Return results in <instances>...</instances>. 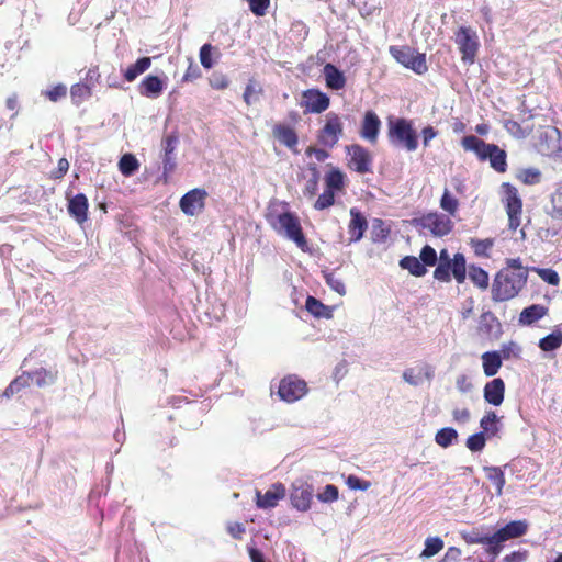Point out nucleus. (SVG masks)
Segmentation results:
<instances>
[{"label": "nucleus", "mask_w": 562, "mask_h": 562, "mask_svg": "<svg viewBox=\"0 0 562 562\" xmlns=\"http://www.w3.org/2000/svg\"><path fill=\"white\" fill-rule=\"evenodd\" d=\"M465 151H472L481 161H490L491 167L497 172H505L507 168L506 151L495 144H487L474 135H467L461 139Z\"/></svg>", "instance_id": "f257e3e1"}, {"label": "nucleus", "mask_w": 562, "mask_h": 562, "mask_svg": "<svg viewBox=\"0 0 562 562\" xmlns=\"http://www.w3.org/2000/svg\"><path fill=\"white\" fill-rule=\"evenodd\" d=\"M528 281L525 272H513L510 269H501L492 283V299L504 302L516 297Z\"/></svg>", "instance_id": "f03ea898"}, {"label": "nucleus", "mask_w": 562, "mask_h": 562, "mask_svg": "<svg viewBox=\"0 0 562 562\" xmlns=\"http://www.w3.org/2000/svg\"><path fill=\"white\" fill-rule=\"evenodd\" d=\"M451 276L457 283L462 284L467 279V261L461 252L453 255L450 258L447 249H442L439 254V263L434 271V278L440 282L448 283L451 281Z\"/></svg>", "instance_id": "7ed1b4c3"}, {"label": "nucleus", "mask_w": 562, "mask_h": 562, "mask_svg": "<svg viewBox=\"0 0 562 562\" xmlns=\"http://www.w3.org/2000/svg\"><path fill=\"white\" fill-rule=\"evenodd\" d=\"M411 225L415 227L420 235L430 234L434 237H443L453 229V222L449 215L439 212H428L420 216L413 217Z\"/></svg>", "instance_id": "20e7f679"}, {"label": "nucleus", "mask_w": 562, "mask_h": 562, "mask_svg": "<svg viewBox=\"0 0 562 562\" xmlns=\"http://www.w3.org/2000/svg\"><path fill=\"white\" fill-rule=\"evenodd\" d=\"M273 229L283 235L303 251L308 250L307 240L303 234L299 217L292 212H283L270 220Z\"/></svg>", "instance_id": "39448f33"}, {"label": "nucleus", "mask_w": 562, "mask_h": 562, "mask_svg": "<svg viewBox=\"0 0 562 562\" xmlns=\"http://www.w3.org/2000/svg\"><path fill=\"white\" fill-rule=\"evenodd\" d=\"M387 137L392 145L415 151L418 147L417 133L409 120L400 117L389 122Z\"/></svg>", "instance_id": "423d86ee"}, {"label": "nucleus", "mask_w": 562, "mask_h": 562, "mask_svg": "<svg viewBox=\"0 0 562 562\" xmlns=\"http://www.w3.org/2000/svg\"><path fill=\"white\" fill-rule=\"evenodd\" d=\"M391 56L405 68L413 70L417 75L427 72L428 66L426 55L415 52L409 46H395L389 48Z\"/></svg>", "instance_id": "0eeeda50"}, {"label": "nucleus", "mask_w": 562, "mask_h": 562, "mask_svg": "<svg viewBox=\"0 0 562 562\" xmlns=\"http://www.w3.org/2000/svg\"><path fill=\"white\" fill-rule=\"evenodd\" d=\"M454 42L461 53V60L467 65L474 64L480 48L476 31L470 26H460L456 32Z\"/></svg>", "instance_id": "6e6552de"}, {"label": "nucleus", "mask_w": 562, "mask_h": 562, "mask_svg": "<svg viewBox=\"0 0 562 562\" xmlns=\"http://www.w3.org/2000/svg\"><path fill=\"white\" fill-rule=\"evenodd\" d=\"M344 135V126L340 116L335 112H328L325 124L317 133V142L325 148H334Z\"/></svg>", "instance_id": "1a4fd4ad"}, {"label": "nucleus", "mask_w": 562, "mask_h": 562, "mask_svg": "<svg viewBox=\"0 0 562 562\" xmlns=\"http://www.w3.org/2000/svg\"><path fill=\"white\" fill-rule=\"evenodd\" d=\"M539 151L549 157L562 158V132L549 126L539 135Z\"/></svg>", "instance_id": "9d476101"}, {"label": "nucleus", "mask_w": 562, "mask_h": 562, "mask_svg": "<svg viewBox=\"0 0 562 562\" xmlns=\"http://www.w3.org/2000/svg\"><path fill=\"white\" fill-rule=\"evenodd\" d=\"M307 392L306 382L296 375H288L279 383L278 394L288 403L302 398Z\"/></svg>", "instance_id": "9b49d317"}, {"label": "nucleus", "mask_w": 562, "mask_h": 562, "mask_svg": "<svg viewBox=\"0 0 562 562\" xmlns=\"http://www.w3.org/2000/svg\"><path fill=\"white\" fill-rule=\"evenodd\" d=\"M346 153L349 156V166L358 173H368L372 171V156L370 151L359 144L346 146Z\"/></svg>", "instance_id": "f8f14e48"}, {"label": "nucleus", "mask_w": 562, "mask_h": 562, "mask_svg": "<svg viewBox=\"0 0 562 562\" xmlns=\"http://www.w3.org/2000/svg\"><path fill=\"white\" fill-rule=\"evenodd\" d=\"M314 496L312 484L304 481H295L290 492V501L292 506L300 512H307Z\"/></svg>", "instance_id": "ddd939ff"}, {"label": "nucleus", "mask_w": 562, "mask_h": 562, "mask_svg": "<svg viewBox=\"0 0 562 562\" xmlns=\"http://www.w3.org/2000/svg\"><path fill=\"white\" fill-rule=\"evenodd\" d=\"M329 97L317 89H308L303 92L301 106L305 113H322L329 108Z\"/></svg>", "instance_id": "4468645a"}, {"label": "nucleus", "mask_w": 562, "mask_h": 562, "mask_svg": "<svg viewBox=\"0 0 562 562\" xmlns=\"http://www.w3.org/2000/svg\"><path fill=\"white\" fill-rule=\"evenodd\" d=\"M207 193L204 189H192L180 199V209L186 215H195L204 209Z\"/></svg>", "instance_id": "2eb2a0df"}, {"label": "nucleus", "mask_w": 562, "mask_h": 562, "mask_svg": "<svg viewBox=\"0 0 562 562\" xmlns=\"http://www.w3.org/2000/svg\"><path fill=\"white\" fill-rule=\"evenodd\" d=\"M179 138L176 134L167 135L162 140L164 157H162V177L165 180L168 179L170 173L176 169V157L175 150L177 148Z\"/></svg>", "instance_id": "dca6fc26"}, {"label": "nucleus", "mask_w": 562, "mask_h": 562, "mask_svg": "<svg viewBox=\"0 0 562 562\" xmlns=\"http://www.w3.org/2000/svg\"><path fill=\"white\" fill-rule=\"evenodd\" d=\"M381 125L382 122L374 111H366L361 123L360 136L370 144H375L379 138Z\"/></svg>", "instance_id": "f3484780"}, {"label": "nucleus", "mask_w": 562, "mask_h": 562, "mask_svg": "<svg viewBox=\"0 0 562 562\" xmlns=\"http://www.w3.org/2000/svg\"><path fill=\"white\" fill-rule=\"evenodd\" d=\"M285 496V486L282 483H274L263 494L256 492V505L262 509L274 508L278 502Z\"/></svg>", "instance_id": "a211bd4d"}, {"label": "nucleus", "mask_w": 562, "mask_h": 562, "mask_svg": "<svg viewBox=\"0 0 562 562\" xmlns=\"http://www.w3.org/2000/svg\"><path fill=\"white\" fill-rule=\"evenodd\" d=\"M368 228V221L364 215L357 209H350V222L348 224V233L350 235L349 243H358L362 239Z\"/></svg>", "instance_id": "6ab92c4d"}, {"label": "nucleus", "mask_w": 562, "mask_h": 562, "mask_svg": "<svg viewBox=\"0 0 562 562\" xmlns=\"http://www.w3.org/2000/svg\"><path fill=\"white\" fill-rule=\"evenodd\" d=\"M272 134L282 145L297 154L299 136L293 127L283 123H277L272 127Z\"/></svg>", "instance_id": "aec40b11"}, {"label": "nucleus", "mask_w": 562, "mask_h": 562, "mask_svg": "<svg viewBox=\"0 0 562 562\" xmlns=\"http://www.w3.org/2000/svg\"><path fill=\"white\" fill-rule=\"evenodd\" d=\"M89 202L83 193H77L68 200V213L79 224L88 220Z\"/></svg>", "instance_id": "412c9836"}, {"label": "nucleus", "mask_w": 562, "mask_h": 562, "mask_svg": "<svg viewBox=\"0 0 562 562\" xmlns=\"http://www.w3.org/2000/svg\"><path fill=\"white\" fill-rule=\"evenodd\" d=\"M505 382L501 378L488 381L483 389V397L486 403L499 406L504 402Z\"/></svg>", "instance_id": "4be33fe9"}, {"label": "nucleus", "mask_w": 562, "mask_h": 562, "mask_svg": "<svg viewBox=\"0 0 562 562\" xmlns=\"http://www.w3.org/2000/svg\"><path fill=\"white\" fill-rule=\"evenodd\" d=\"M166 88V81L157 76L148 75L138 85L140 95L156 99L161 95Z\"/></svg>", "instance_id": "5701e85b"}, {"label": "nucleus", "mask_w": 562, "mask_h": 562, "mask_svg": "<svg viewBox=\"0 0 562 562\" xmlns=\"http://www.w3.org/2000/svg\"><path fill=\"white\" fill-rule=\"evenodd\" d=\"M326 86L331 90H341L346 86V77L334 64H326L323 68Z\"/></svg>", "instance_id": "b1692460"}, {"label": "nucleus", "mask_w": 562, "mask_h": 562, "mask_svg": "<svg viewBox=\"0 0 562 562\" xmlns=\"http://www.w3.org/2000/svg\"><path fill=\"white\" fill-rule=\"evenodd\" d=\"M528 524L525 520H514L506 524L496 531L497 538L504 542L524 536L527 532Z\"/></svg>", "instance_id": "393cba45"}, {"label": "nucleus", "mask_w": 562, "mask_h": 562, "mask_svg": "<svg viewBox=\"0 0 562 562\" xmlns=\"http://www.w3.org/2000/svg\"><path fill=\"white\" fill-rule=\"evenodd\" d=\"M548 312V307L541 304H532L527 306L519 314V324L522 326H530L539 319L543 318Z\"/></svg>", "instance_id": "a878e982"}, {"label": "nucleus", "mask_w": 562, "mask_h": 562, "mask_svg": "<svg viewBox=\"0 0 562 562\" xmlns=\"http://www.w3.org/2000/svg\"><path fill=\"white\" fill-rule=\"evenodd\" d=\"M502 188H503L504 195H505L504 200H505L506 212L521 213L522 202L518 195L517 189L508 182L503 183Z\"/></svg>", "instance_id": "bb28decb"}, {"label": "nucleus", "mask_w": 562, "mask_h": 562, "mask_svg": "<svg viewBox=\"0 0 562 562\" xmlns=\"http://www.w3.org/2000/svg\"><path fill=\"white\" fill-rule=\"evenodd\" d=\"M480 427L482 429L481 432H484L487 438H492L497 436L499 432L502 423L496 413L490 411L486 412L485 415L481 418Z\"/></svg>", "instance_id": "cd10ccee"}, {"label": "nucleus", "mask_w": 562, "mask_h": 562, "mask_svg": "<svg viewBox=\"0 0 562 562\" xmlns=\"http://www.w3.org/2000/svg\"><path fill=\"white\" fill-rule=\"evenodd\" d=\"M483 372L486 376H494L499 371L503 360L498 351H486L482 355Z\"/></svg>", "instance_id": "c85d7f7f"}, {"label": "nucleus", "mask_w": 562, "mask_h": 562, "mask_svg": "<svg viewBox=\"0 0 562 562\" xmlns=\"http://www.w3.org/2000/svg\"><path fill=\"white\" fill-rule=\"evenodd\" d=\"M305 307L315 317H322L327 319L333 317L331 307L325 305L314 296H307Z\"/></svg>", "instance_id": "c756f323"}, {"label": "nucleus", "mask_w": 562, "mask_h": 562, "mask_svg": "<svg viewBox=\"0 0 562 562\" xmlns=\"http://www.w3.org/2000/svg\"><path fill=\"white\" fill-rule=\"evenodd\" d=\"M391 227L381 218H373L371 227V240L374 244H383L387 240Z\"/></svg>", "instance_id": "7c9ffc66"}, {"label": "nucleus", "mask_w": 562, "mask_h": 562, "mask_svg": "<svg viewBox=\"0 0 562 562\" xmlns=\"http://www.w3.org/2000/svg\"><path fill=\"white\" fill-rule=\"evenodd\" d=\"M486 477L491 481V483L496 488V495L501 496L503 494V488L505 486V474L499 467L487 465L483 468Z\"/></svg>", "instance_id": "2f4dec72"}, {"label": "nucleus", "mask_w": 562, "mask_h": 562, "mask_svg": "<svg viewBox=\"0 0 562 562\" xmlns=\"http://www.w3.org/2000/svg\"><path fill=\"white\" fill-rule=\"evenodd\" d=\"M150 65L151 59L149 57L138 58L135 64L127 67V69L123 72L124 79L127 82L134 81L139 75L149 69Z\"/></svg>", "instance_id": "473e14b6"}, {"label": "nucleus", "mask_w": 562, "mask_h": 562, "mask_svg": "<svg viewBox=\"0 0 562 562\" xmlns=\"http://www.w3.org/2000/svg\"><path fill=\"white\" fill-rule=\"evenodd\" d=\"M400 267L408 270L415 277H424L427 273V268L424 267L420 259L415 256H405L400 260Z\"/></svg>", "instance_id": "72a5a7b5"}, {"label": "nucleus", "mask_w": 562, "mask_h": 562, "mask_svg": "<svg viewBox=\"0 0 562 562\" xmlns=\"http://www.w3.org/2000/svg\"><path fill=\"white\" fill-rule=\"evenodd\" d=\"M562 345V330L557 328L551 334L539 340V348L542 351H554Z\"/></svg>", "instance_id": "f704fd0d"}, {"label": "nucleus", "mask_w": 562, "mask_h": 562, "mask_svg": "<svg viewBox=\"0 0 562 562\" xmlns=\"http://www.w3.org/2000/svg\"><path fill=\"white\" fill-rule=\"evenodd\" d=\"M461 538L469 544L482 543L484 544L490 537V532L484 527L472 528L470 530L461 531Z\"/></svg>", "instance_id": "c9c22d12"}, {"label": "nucleus", "mask_w": 562, "mask_h": 562, "mask_svg": "<svg viewBox=\"0 0 562 562\" xmlns=\"http://www.w3.org/2000/svg\"><path fill=\"white\" fill-rule=\"evenodd\" d=\"M31 381L32 374L30 372H23L21 375L11 381V383L4 390L3 396H12L13 394L20 392L22 389L26 387Z\"/></svg>", "instance_id": "e433bc0d"}, {"label": "nucleus", "mask_w": 562, "mask_h": 562, "mask_svg": "<svg viewBox=\"0 0 562 562\" xmlns=\"http://www.w3.org/2000/svg\"><path fill=\"white\" fill-rule=\"evenodd\" d=\"M458 439V431L452 427H445L437 431L435 442L442 447L448 448L453 445Z\"/></svg>", "instance_id": "4c0bfd02"}, {"label": "nucleus", "mask_w": 562, "mask_h": 562, "mask_svg": "<svg viewBox=\"0 0 562 562\" xmlns=\"http://www.w3.org/2000/svg\"><path fill=\"white\" fill-rule=\"evenodd\" d=\"M262 86L257 80L251 78L248 80L245 87L243 99L247 105H250L258 100L259 95L262 94Z\"/></svg>", "instance_id": "58836bf2"}, {"label": "nucleus", "mask_w": 562, "mask_h": 562, "mask_svg": "<svg viewBox=\"0 0 562 562\" xmlns=\"http://www.w3.org/2000/svg\"><path fill=\"white\" fill-rule=\"evenodd\" d=\"M469 278L474 285L485 290L488 286V273L481 267L471 265L469 267Z\"/></svg>", "instance_id": "ea45409f"}, {"label": "nucleus", "mask_w": 562, "mask_h": 562, "mask_svg": "<svg viewBox=\"0 0 562 562\" xmlns=\"http://www.w3.org/2000/svg\"><path fill=\"white\" fill-rule=\"evenodd\" d=\"M344 184L345 176L339 169L334 168L326 173L325 186L327 190L335 192L341 190L344 188Z\"/></svg>", "instance_id": "a19ab883"}, {"label": "nucleus", "mask_w": 562, "mask_h": 562, "mask_svg": "<svg viewBox=\"0 0 562 562\" xmlns=\"http://www.w3.org/2000/svg\"><path fill=\"white\" fill-rule=\"evenodd\" d=\"M139 168V164L134 155L125 154L119 161V169L125 177L134 175Z\"/></svg>", "instance_id": "79ce46f5"}, {"label": "nucleus", "mask_w": 562, "mask_h": 562, "mask_svg": "<svg viewBox=\"0 0 562 562\" xmlns=\"http://www.w3.org/2000/svg\"><path fill=\"white\" fill-rule=\"evenodd\" d=\"M432 374L430 372H426L425 374L422 370H416L414 368L406 369L403 372V379L411 385L417 386L420 385L425 379L430 380Z\"/></svg>", "instance_id": "37998d69"}, {"label": "nucleus", "mask_w": 562, "mask_h": 562, "mask_svg": "<svg viewBox=\"0 0 562 562\" xmlns=\"http://www.w3.org/2000/svg\"><path fill=\"white\" fill-rule=\"evenodd\" d=\"M92 90L90 86L85 85L82 82H78L71 86L70 88V97L72 102L76 104L81 103L83 100H87L91 97Z\"/></svg>", "instance_id": "c03bdc74"}, {"label": "nucleus", "mask_w": 562, "mask_h": 562, "mask_svg": "<svg viewBox=\"0 0 562 562\" xmlns=\"http://www.w3.org/2000/svg\"><path fill=\"white\" fill-rule=\"evenodd\" d=\"M32 374V381L40 387L48 384H53L56 380L55 373L44 368L30 372Z\"/></svg>", "instance_id": "a18cd8bd"}, {"label": "nucleus", "mask_w": 562, "mask_h": 562, "mask_svg": "<svg viewBox=\"0 0 562 562\" xmlns=\"http://www.w3.org/2000/svg\"><path fill=\"white\" fill-rule=\"evenodd\" d=\"M459 202L450 193L448 189H445L443 194L440 199V207L448 213L450 216H454L458 211Z\"/></svg>", "instance_id": "49530a36"}, {"label": "nucleus", "mask_w": 562, "mask_h": 562, "mask_svg": "<svg viewBox=\"0 0 562 562\" xmlns=\"http://www.w3.org/2000/svg\"><path fill=\"white\" fill-rule=\"evenodd\" d=\"M443 548V541L439 537H428L425 540V548L422 552V557L430 558L441 551Z\"/></svg>", "instance_id": "de8ad7c7"}, {"label": "nucleus", "mask_w": 562, "mask_h": 562, "mask_svg": "<svg viewBox=\"0 0 562 562\" xmlns=\"http://www.w3.org/2000/svg\"><path fill=\"white\" fill-rule=\"evenodd\" d=\"M531 271H535L546 283L550 285H559L560 277L558 272L551 268H538L531 267Z\"/></svg>", "instance_id": "09e8293b"}, {"label": "nucleus", "mask_w": 562, "mask_h": 562, "mask_svg": "<svg viewBox=\"0 0 562 562\" xmlns=\"http://www.w3.org/2000/svg\"><path fill=\"white\" fill-rule=\"evenodd\" d=\"M486 439L484 432L479 431L468 437L465 446L472 452H480L484 449Z\"/></svg>", "instance_id": "8fccbe9b"}, {"label": "nucleus", "mask_w": 562, "mask_h": 562, "mask_svg": "<svg viewBox=\"0 0 562 562\" xmlns=\"http://www.w3.org/2000/svg\"><path fill=\"white\" fill-rule=\"evenodd\" d=\"M310 170L312 171L311 178L306 181L305 188H304V195L306 196H313L318 191V181H319V172L317 170V167L315 165L310 166Z\"/></svg>", "instance_id": "3c124183"}, {"label": "nucleus", "mask_w": 562, "mask_h": 562, "mask_svg": "<svg viewBox=\"0 0 562 562\" xmlns=\"http://www.w3.org/2000/svg\"><path fill=\"white\" fill-rule=\"evenodd\" d=\"M494 240L491 238L486 239H471V246L474 254L479 257H488V251L493 247Z\"/></svg>", "instance_id": "603ef678"}, {"label": "nucleus", "mask_w": 562, "mask_h": 562, "mask_svg": "<svg viewBox=\"0 0 562 562\" xmlns=\"http://www.w3.org/2000/svg\"><path fill=\"white\" fill-rule=\"evenodd\" d=\"M324 279L326 284L335 292L340 295L346 294L345 283L334 272H324Z\"/></svg>", "instance_id": "864d4df0"}, {"label": "nucleus", "mask_w": 562, "mask_h": 562, "mask_svg": "<svg viewBox=\"0 0 562 562\" xmlns=\"http://www.w3.org/2000/svg\"><path fill=\"white\" fill-rule=\"evenodd\" d=\"M504 541L497 538L496 532L490 535L486 542L484 543L486 546V551L492 555L491 562H494V559L499 554V552L503 549Z\"/></svg>", "instance_id": "5fc2aeb1"}, {"label": "nucleus", "mask_w": 562, "mask_h": 562, "mask_svg": "<svg viewBox=\"0 0 562 562\" xmlns=\"http://www.w3.org/2000/svg\"><path fill=\"white\" fill-rule=\"evenodd\" d=\"M335 203V192L325 189L314 203V209L323 211L330 207Z\"/></svg>", "instance_id": "6e6d98bb"}, {"label": "nucleus", "mask_w": 562, "mask_h": 562, "mask_svg": "<svg viewBox=\"0 0 562 562\" xmlns=\"http://www.w3.org/2000/svg\"><path fill=\"white\" fill-rule=\"evenodd\" d=\"M419 259L424 267H432L437 263L438 256L436 250L431 246L426 245L420 250Z\"/></svg>", "instance_id": "4d7b16f0"}, {"label": "nucleus", "mask_w": 562, "mask_h": 562, "mask_svg": "<svg viewBox=\"0 0 562 562\" xmlns=\"http://www.w3.org/2000/svg\"><path fill=\"white\" fill-rule=\"evenodd\" d=\"M339 491L337 486L327 484L323 492L317 494V499L322 503H333L338 499Z\"/></svg>", "instance_id": "13d9d810"}, {"label": "nucleus", "mask_w": 562, "mask_h": 562, "mask_svg": "<svg viewBox=\"0 0 562 562\" xmlns=\"http://www.w3.org/2000/svg\"><path fill=\"white\" fill-rule=\"evenodd\" d=\"M43 94L53 102H57L67 94V87L63 83L54 86L52 89L45 90Z\"/></svg>", "instance_id": "bf43d9fd"}, {"label": "nucleus", "mask_w": 562, "mask_h": 562, "mask_svg": "<svg viewBox=\"0 0 562 562\" xmlns=\"http://www.w3.org/2000/svg\"><path fill=\"white\" fill-rule=\"evenodd\" d=\"M498 352L502 356V360L503 359H509L512 356L516 357V358H519L520 357V352H521V348L515 341H509L507 344H504L502 346L501 351H498Z\"/></svg>", "instance_id": "052dcab7"}, {"label": "nucleus", "mask_w": 562, "mask_h": 562, "mask_svg": "<svg viewBox=\"0 0 562 562\" xmlns=\"http://www.w3.org/2000/svg\"><path fill=\"white\" fill-rule=\"evenodd\" d=\"M213 46L209 43L202 45L200 48V61L205 69H211L214 65L212 60Z\"/></svg>", "instance_id": "680f3d73"}, {"label": "nucleus", "mask_w": 562, "mask_h": 562, "mask_svg": "<svg viewBox=\"0 0 562 562\" xmlns=\"http://www.w3.org/2000/svg\"><path fill=\"white\" fill-rule=\"evenodd\" d=\"M346 484L350 490L353 491H367L371 486V483L369 481L361 480L360 477L353 474H350L347 477Z\"/></svg>", "instance_id": "e2e57ef3"}, {"label": "nucleus", "mask_w": 562, "mask_h": 562, "mask_svg": "<svg viewBox=\"0 0 562 562\" xmlns=\"http://www.w3.org/2000/svg\"><path fill=\"white\" fill-rule=\"evenodd\" d=\"M249 5V10L257 16H263L270 4V0H246Z\"/></svg>", "instance_id": "0e129e2a"}, {"label": "nucleus", "mask_w": 562, "mask_h": 562, "mask_svg": "<svg viewBox=\"0 0 562 562\" xmlns=\"http://www.w3.org/2000/svg\"><path fill=\"white\" fill-rule=\"evenodd\" d=\"M552 216L562 220V190L555 191L551 196Z\"/></svg>", "instance_id": "69168bd1"}, {"label": "nucleus", "mask_w": 562, "mask_h": 562, "mask_svg": "<svg viewBox=\"0 0 562 562\" xmlns=\"http://www.w3.org/2000/svg\"><path fill=\"white\" fill-rule=\"evenodd\" d=\"M504 127L510 135L517 138H522L526 136V133L522 130L521 125L514 120H506L504 122Z\"/></svg>", "instance_id": "338daca9"}, {"label": "nucleus", "mask_w": 562, "mask_h": 562, "mask_svg": "<svg viewBox=\"0 0 562 562\" xmlns=\"http://www.w3.org/2000/svg\"><path fill=\"white\" fill-rule=\"evenodd\" d=\"M69 170V161L66 158H60L57 164V168L54 169L49 177L50 179H61Z\"/></svg>", "instance_id": "774afa93"}]
</instances>
